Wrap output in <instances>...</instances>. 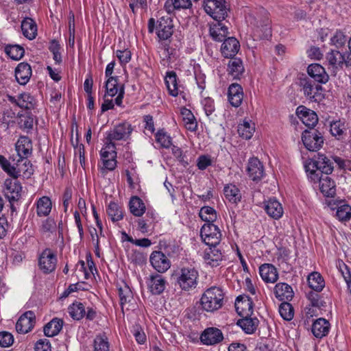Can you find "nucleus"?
Segmentation results:
<instances>
[{"label":"nucleus","mask_w":351,"mask_h":351,"mask_svg":"<svg viewBox=\"0 0 351 351\" xmlns=\"http://www.w3.org/2000/svg\"><path fill=\"white\" fill-rule=\"evenodd\" d=\"M330 132H343L347 130L344 121L337 120L330 123Z\"/></svg>","instance_id":"nucleus-64"},{"label":"nucleus","mask_w":351,"mask_h":351,"mask_svg":"<svg viewBox=\"0 0 351 351\" xmlns=\"http://www.w3.org/2000/svg\"><path fill=\"white\" fill-rule=\"evenodd\" d=\"M261 278L265 282L274 283L278 278L276 268L271 264H263L259 268Z\"/></svg>","instance_id":"nucleus-27"},{"label":"nucleus","mask_w":351,"mask_h":351,"mask_svg":"<svg viewBox=\"0 0 351 351\" xmlns=\"http://www.w3.org/2000/svg\"><path fill=\"white\" fill-rule=\"evenodd\" d=\"M347 38L344 33L341 30H337L330 38V45L340 48L345 45Z\"/></svg>","instance_id":"nucleus-55"},{"label":"nucleus","mask_w":351,"mask_h":351,"mask_svg":"<svg viewBox=\"0 0 351 351\" xmlns=\"http://www.w3.org/2000/svg\"><path fill=\"white\" fill-rule=\"evenodd\" d=\"M200 236L206 245L216 247L221 241V234L217 226L205 223L201 228Z\"/></svg>","instance_id":"nucleus-6"},{"label":"nucleus","mask_w":351,"mask_h":351,"mask_svg":"<svg viewBox=\"0 0 351 351\" xmlns=\"http://www.w3.org/2000/svg\"><path fill=\"white\" fill-rule=\"evenodd\" d=\"M32 75V69L27 62H21L15 69V77L21 85H25Z\"/></svg>","instance_id":"nucleus-23"},{"label":"nucleus","mask_w":351,"mask_h":351,"mask_svg":"<svg viewBox=\"0 0 351 351\" xmlns=\"http://www.w3.org/2000/svg\"><path fill=\"white\" fill-rule=\"evenodd\" d=\"M253 301L247 295H239L236 299L235 308L241 316H251L253 313Z\"/></svg>","instance_id":"nucleus-16"},{"label":"nucleus","mask_w":351,"mask_h":351,"mask_svg":"<svg viewBox=\"0 0 351 351\" xmlns=\"http://www.w3.org/2000/svg\"><path fill=\"white\" fill-rule=\"evenodd\" d=\"M106 212L113 222L119 221L123 218L122 208L115 202H111L108 204Z\"/></svg>","instance_id":"nucleus-45"},{"label":"nucleus","mask_w":351,"mask_h":351,"mask_svg":"<svg viewBox=\"0 0 351 351\" xmlns=\"http://www.w3.org/2000/svg\"><path fill=\"white\" fill-rule=\"evenodd\" d=\"M228 71L233 78H239L244 71L241 60L240 58H230L228 64Z\"/></svg>","instance_id":"nucleus-35"},{"label":"nucleus","mask_w":351,"mask_h":351,"mask_svg":"<svg viewBox=\"0 0 351 351\" xmlns=\"http://www.w3.org/2000/svg\"><path fill=\"white\" fill-rule=\"evenodd\" d=\"M5 52L12 60H19L24 56L25 50L20 45H10L5 47Z\"/></svg>","instance_id":"nucleus-48"},{"label":"nucleus","mask_w":351,"mask_h":351,"mask_svg":"<svg viewBox=\"0 0 351 351\" xmlns=\"http://www.w3.org/2000/svg\"><path fill=\"white\" fill-rule=\"evenodd\" d=\"M309 287L315 291L319 292L324 287V280L318 272H313L308 277Z\"/></svg>","instance_id":"nucleus-43"},{"label":"nucleus","mask_w":351,"mask_h":351,"mask_svg":"<svg viewBox=\"0 0 351 351\" xmlns=\"http://www.w3.org/2000/svg\"><path fill=\"white\" fill-rule=\"evenodd\" d=\"M279 313L285 320H291L293 317V308L287 302H283L279 306Z\"/></svg>","instance_id":"nucleus-53"},{"label":"nucleus","mask_w":351,"mask_h":351,"mask_svg":"<svg viewBox=\"0 0 351 351\" xmlns=\"http://www.w3.org/2000/svg\"><path fill=\"white\" fill-rule=\"evenodd\" d=\"M49 50L53 53V58L58 64L62 62V56L60 52V46L56 40H52L50 43Z\"/></svg>","instance_id":"nucleus-58"},{"label":"nucleus","mask_w":351,"mask_h":351,"mask_svg":"<svg viewBox=\"0 0 351 351\" xmlns=\"http://www.w3.org/2000/svg\"><path fill=\"white\" fill-rule=\"evenodd\" d=\"M12 169L10 176L14 179L19 177L29 178L33 174L34 169L30 161L26 157H19L12 160Z\"/></svg>","instance_id":"nucleus-5"},{"label":"nucleus","mask_w":351,"mask_h":351,"mask_svg":"<svg viewBox=\"0 0 351 351\" xmlns=\"http://www.w3.org/2000/svg\"><path fill=\"white\" fill-rule=\"evenodd\" d=\"M14 342L13 335L6 331L0 332V346L8 348L12 345Z\"/></svg>","instance_id":"nucleus-59"},{"label":"nucleus","mask_w":351,"mask_h":351,"mask_svg":"<svg viewBox=\"0 0 351 351\" xmlns=\"http://www.w3.org/2000/svg\"><path fill=\"white\" fill-rule=\"evenodd\" d=\"M34 99L28 93H22L17 97V105L21 108L31 110L34 108Z\"/></svg>","instance_id":"nucleus-49"},{"label":"nucleus","mask_w":351,"mask_h":351,"mask_svg":"<svg viewBox=\"0 0 351 351\" xmlns=\"http://www.w3.org/2000/svg\"><path fill=\"white\" fill-rule=\"evenodd\" d=\"M296 114L301 121L310 130L313 129L318 122L317 114L304 106L297 108Z\"/></svg>","instance_id":"nucleus-12"},{"label":"nucleus","mask_w":351,"mask_h":351,"mask_svg":"<svg viewBox=\"0 0 351 351\" xmlns=\"http://www.w3.org/2000/svg\"><path fill=\"white\" fill-rule=\"evenodd\" d=\"M16 157H27L32 152V143L31 139L25 136H22L16 143Z\"/></svg>","instance_id":"nucleus-24"},{"label":"nucleus","mask_w":351,"mask_h":351,"mask_svg":"<svg viewBox=\"0 0 351 351\" xmlns=\"http://www.w3.org/2000/svg\"><path fill=\"white\" fill-rule=\"evenodd\" d=\"M205 12L216 21H223L228 16V8L225 0H205L203 3Z\"/></svg>","instance_id":"nucleus-4"},{"label":"nucleus","mask_w":351,"mask_h":351,"mask_svg":"<svg viewBox=\"0 0 351 351\" xmlns=\"http://www.w3.org/2000/svg\"><path fill=\"white\" fill-rule=\"evenodd\" d=\"M100 155L101 160L116 159V147L112 143H105V146L100 151Z\"/></svg>","instance_id":"nucleus-52"},{"label":"nucleus","mask_w":351,"mask_h":351,"mask_svg":"<svg viewBox=\"0 0 351 351\" xmlns=\"http://www.w3.org/2000/svg\"><path fill=\"white\" fill-rule=\"evenodd\" d=\"M223 293L222 289L212 287L206 289L200 299L202 308L207 312H214L223 305Z\"/></svg>","instance_id":"nucleus-2"},{"label":"nucleus","mask_w":351,"mask_h":351,"mask_svg":"<svg viewBox=\"0 0 351 351\" xmlns=\"http://www.w3.org/2000/svg\"><path fill=\"white\" fill-rule=\"evenodd\" d=\"M274 294L276 298L280 301H290L293 297V291L290 285L287 283L280 282L274 287Z\"/></svg>","instance_id":"nucleus-25"},{"label":"nucleus","mask_w":351,"mask_h":351,"mask_svg":"<svg viewBox=\"0 0 351 351\" xmlns=\"http://www.w3.org/2000/svg\"><path fill=\"white\" fill-rule=\"evenodd\" d=\"M199 215L203 221L207 222L206 223H213L217 218L216 210L210 206H203L199 210Z\"/></svg>","instance_id":"nucleus-47"},{"label":"nucleus","mask_w":351,"mask_h":351,"mask_svg":"<svg viewBox=\"0 0 351 351\" xmlns=\"http://www.w3.org/2000/svg\"><path fill=\"white\" fill-rule=\"evenodd\" d=\"M156 34L160 40H169L173 33V20L170 16H161L157 21Z\"/></svg>","instance_id":"nucleus-10"},{"label":"nucleus","mask_w":351,"mask_h":351,"mask_svg":"<svg viewBox=\"0 0 351 351\" xmlns=\"http://www.w3.org/2000/svg\"><path fill=\"white\" fill-rule=\"evenodd\" d=\"M205 114L210 116L215 110L214 100L210 97H206L202 101Z\"/></svg>","instance_id":"nucleus-61"},{"label":"nucleus","mask_w":351,"mask_h":351,"mask_svg":"<svg viewBox=\"0 0 351 351\" xmlns=\"http://www.w3.org/2000/svg\"><path fill=\"white\" fill-rule=\"evenodd\" d=\"M239 49V42L234 37H228L224 39L221 51L225 58H232L238 53Z\"/></svg>","instance_id":"nucleus-19"},{"label":"nucleus","mask_w":351,"mask_h":351,"mask_svg":"<svg viewBox=\"0 0 351 351\" xmlns=\"http://www.w3.org/2000/svg\"><path fill=\"white\" fill-rule=\"evenodd\" d=\"M247 21L252 26L254 36L257 39H267L271 36V21L265 10L261 9L256 14H249Z\"/></svg>","instance_id":"nucleus-1"},{"label":"nucleus","mask_w":351,"mask_h":351,"mask_svg":"<svg viewBox=\"0 0 351 351\" xmlns=\"http://www.w3.org/2000/svg\"><path fill=\"white\" fill-rule=\"evenodd\" d=\"M308 74L314 79L315 81L326 84L329 79V76L325 71V69L319 64H311L307 68Z\"/></svg>","instance_id":"nucleus-22"},{"label":"nucleus","mask_w":351,"mask_h":351,"mask_svg":"<svg viewBox=\"0 0 351 351\" xmlns=\"http://www.w3.org/2000/svg\"><path fill=\"white\" fill-rule=\"evenodd\" d=\"M247 172L251 180L260 181L264 176L263 165L257 158H252L248 161Z\"/></svg>","instance_id":"nucleus-18"},{"label":"nucleus","mask_w":351,"mask_h":351,"mask_svg":"<svg viewBox=\"0 0 351 351\" xmlns=\"http://www.w3.org/2000/svg\"><path fill=\"white\" fill-rule=\"evenodd\" d=\"M223 193L226 198L233 204L240 202L241 194L239 189L234 184L227 185L223 189Z\"/></svg>","instance_id":"nucleus-42"},{"label":"nucleus","mask_w":351,"mask_h":351,"mask_svg":"<svg viewBox=\"0 0 351 351\" xmlns=\"http://www.w3.org/2000/svg\"><path fill=\"white\" fill-rule=\"evenodd\" d=\"M62 325V319L54 318L45 326L44 333L47 337H54L60 332Z\"/></svg>","instance_id":"nucleus-39"},{"label":"nucleus","mask_w":351,"mask_h":351,"mask_svg":"<svg viewBox=\"0 0 351 351\" xmlns=\"http://www.w3.org/2000/svg\"><path fill=\"white\" fill-rule=\"evenodd\" d=\"M116 56L121 64H125L130 61L132 53L128 49H118L116 51Z\"/></svg>","instance_id":"nucleus-60"},{"label":"nucleus","mask_w":351,"mask_h":351,"mask_svg":"<svg viewBox=\"0 0 351 351\" xmlns=\"http://www.w3.org/2000/svg\"><path fill=\"white\" fill-rule=\"evenodd\" d=\"M319 170L324 174H330L333 170L332 162L325 155L318 153L315 155Z\"/></svg>","instance_id":"nucleus-41"},{"label":"nucleus","mask_w":351,"mask_h":351,"mask_svg":"<svg viewBox=\"0 0 351 351\" xmlns=\"http://www.w3.org/2000/svg\"><path fill=\"white\" fill-rule=\"evenodd\" d=\"M109 343L104 335H97L94 339V351H108Z\"/></svg>","instance_id":"nucleus-54"},{"label":"nucleus","mask_w":351,"mask_h":351,"mask_svg":"<svg viewBox=\"0 0 351 351\" xmlns=\"http://www.w3.org/2000/svg\"><path fill=\"white\" fill-rule=\"evenodd\" d=\"M300 86L304 96L312 101H317L321 97L320 91L322 87L319 84H315L313 81L308 78L300 79Z\"/></svg>","instance_id":"nucleus-8"},{"label":"nucleus","mask_w":351,"mask_h":351,"mask_svg":"<svg viewBox=\"0 0 351 351\" xmlns=\"http://www.w3.org/2000/svg\"><path fill=\"white\" fill-rule=\"evenodd\" d=\"M326 60L333 68L351 67V55L348 51L331 49L326 54Z\"/></svg>","instance_id":"nucleus-7"},{"label":"nucleus","mask_w":351,"mask_h":351,"mask_svg":"<svg viewBox=\"0 0 351 351\" xmlns=\"http://www.w3.org/2000/svg\"><path fill=\"white\" fill-rule=\"evenodd\" d=\"M52 204L50 198L43 196L38 199L36 204V213L39 217L48 216L51 210Z\"/></svg>","instance_id":"nucleus-36"},{"label":"nucleus","mask_w":351,"mask_h":351,"mask_svg":"<svg viewBox=\"0 0 351 351\" xmlns=\"http://www.w3.org/2000/svg\"><path fill=\"white\" fill-rule=\"evenodd\" d=\"M121 85L119 82L117 76L108 77L105 84L106 93L104 97H112L115 96L119 92Z\"/></svg>","instance_id":"nucleus-37"},{"label":"nucleus","mask_w":351,"mask_h":351,"mask_svg":"<svg viewBox=\"0 0 351 351\" xmlns=\"http://www.w3.org/2000/svg\"><path fill=\"white\" fill-rule=\"evenodd\" d=\"M165 81L169 95L173 97L178 96L179 89L177 84L176 73L174 71L167 72Z\"/></svg>","instance_id":"nucleus-40"},{"label":"nucleus","mask_w":351,"mask_h":351,"mask_svg":"<svg viewBox=\"0 0 351 351\" xmlns=\"http://www.w3.org/2000/svg\"><path fill=\"white\" fill-rule=\"evenodd\" d=\"M243 317V319L237 321V325L239 326L246 333L252 334L258 326V319L256 317H251V316Z\"/></svg>","instance_id":"nucleus-34"},{"label":"nucleus","mask_w":351,"mask_h":351,"mask_svg":"<svg viewBox=\"0 0 351 351\" xmlns=\"http://www.w3.org/2000/svg\"><path fill=\"white\" fill-rule=\"evenodd\" d=\"M228 97L230 104L234 107H239L243 101V92L241 85L233 83L230 85L228 91Z\"/></svg>","instance_id":"nucleus-21"},{"label":"nucleus","mask_w":351,"mask_h":351,"mask_svg":"<svg viewBox=\"0 0 351 351\" xmlns=\"http://www.w3.org/2000/svg\"><path fill=\"white\" fill-rule=\"evenodd\" d=\"M69 313L75 320H80L85 316V306L81 302H74L69 306Z\"/></svg>","instance_id":"nucleus-46"},{"label":"nucleus","mask_w":351,"mask_h":351,"mask_svg":"<svg viewBox=\"0 0 351 351\" xmlns=\"http://www.w3.org/2000/svg\"><path fill=\"white\" fill-rule=\"evenodd\" d=\"M336 216L340 221H347L351 218V207L347 204L339 206Z\"/></svg>","instance_id":"nucleus-56"},{"label":"nucleus","mask_w":351,"mask_h":351,"mask_svg":"<svg viewBox=\"0 0 351 351\" xmlns=\"http://www.w3.org/2000/svg\"><path fill=\"white\" fill-rule=\"evenodd\" d=\"M36 316L33 311H29L23 313L16 324V330L18 332L25 334L29 332L35 324Z\"/></svg>","instance_id":"nucleus-13"},{"label":"nucleus","mask_w":351,"mask_h":351,"mask_svg":"<svg viewBox=\"0 0 351 351\" xmlns=\"http://www.w3.org/2000/svg\"><path fill=\"white\" fill-rule=\"evenodd\" d=\"M176 282L182 290L189 291L197 285L198 271L193 267H183L177 274Z\"/></svg>","instance_id":"nucleus-3"},{"label":"nucleus","mask_w":351,"mask_h":351,"mask_svg":"<svg viewBox=\"0 0 351 351\" xmlns=\"http://www.w3.org/2000/svg\"><path fill=\"white\" fill-rule=\"evenodd\" d=\"M131 213L136 217L142 216L145 212V206L143 200L137 196L131 197L129 202Z\"/></svg>","instance_id":"nucleus-38"},{"label":"nucleus","mask_w":351,"mask_h":351,"mask_svg":"<svg viewBox=\"0 0 351 351\" xmlns=\"http://www.w3.org/2000/svg\"><path fill=\"white\" fill-rule=\"evenodd\" d=\"M322 133H302V140L305 147L311 151L315 152L319 149L324 143Z\"/></svg>","instance_id":"nucleus-17"},{"label":"nucleus","mask_w":351,"mask_h":351,"mask_svg":"<svg viewBox=\"0 0 351 351\" xmlns=\"http://www.w3.org/2000/svg\"><path fill=\"white\" fill-rule=\"evenodd\" d=\"M156 143L163 148H169L172 145L171 138L167 133H156Z\"/></svg>","instance_id":"nucleus-57"},{"label":"nucleus","mask_w":351,"mask_h":351,"mask_svg":"<svg viewBox=\"0 0 351 351\" xmlns=\"http://www.w3.org/2000/svg\"><path fill=\"white\" fill-rule=\"evenodd\" d=\"M200 339L204 345H215L222 341L223 335L219 328L210 327L204 330Z\"/></svg>","instance_id":"nucleus-15"},{"label":"nucleus","mask_w":351,"mask_h":351,"mask_svg":"<svg viewBox=\"0 0 351 351\" xmlns=\"http://www.w3.org/2000/svg\"><path fill=\"white\" fill-rule=\"evenodd\" d=\"M264 204V209L269 216L276 219L282 217L283 208L279 202L270 199L265 202Z\"/></svg>","instance_id":"nucleus-30"},{"label":"nucleus","mask_w":351,"mask_h":351,"mask_svg":"<svg viewBox=\"0 0 351 351\" xmlns=\"http://www.w3.org/2000/svg\"><path fill=\"white\" fill-rule=\"evenodd\" d=\"M149 262L153 268L159 273L167 271L171 267L169 259L160 251H154L149 256Z\"/></svg>","instance_id":"nucleus-11"},{"label":"nucleus","mask_w":351,"mask_h":351,"mask_svg":"<svg viewBox=\"0 0 351 351\" xmlns=\"http://www.w3.org/2000/svg\"><path fill=\"white\" fill-rule=\"evenodd\" d=\"M330 326V324L328 320L319 318L313 322L311 331L315 337L322 338L328 335Z\"/></svg>","instance_id":"nucleus-28"},{"label":"nucleus","mask_w":351,"mask_h":351,"mask_svg":"<svg viewBox=\"0 0 351 351\" xmlns=\"http://www.w3.org/2000/svg\"><path fill=\"white\" fill-rule=\"evenodd\" d=\"M320 178L319 186L321 192L326 197H333L336 192L335 182L328 174H324L323 178Z\"/></svg>","instance_id":"nucleus-33"},{"label":"nucleus","mask_w":351,"mask_h":351,"mask_svg":"<svg viewBox=\"0 0 351 351\" xmlns=\"http://www.w3.org/2000/svg\"><path fill=\"white\" fill-rule=\"evenodd\" d=\"M147 286L152 294L159 295L166 287V280L160 274H153L149 276Z\"/></svg>","instance_id":"nucleus-20"},{"label":"nucleus","mask_w":351,"mask_h":351,"mask_svg":"<svg viewBox=\"0 0 351 351\" xmlns=\"http://www.w3.org/2000/svg\"><path fill=\"white\" fill-rule=\"evenodd\" d=\"M191 0H166L164 4V10L169 14H174L176 10H185L191 8Z\"/></svg>","instance_id":"nucleus-26"},{"label":"nucleus","mask_w":351,"mask_h":351,"mask_svg":"<svg viewBox=\"0 0 351 351\" xmlns=\"http://www.w3.org/2000/svg\"><path fill=\"white\" fill-rule=\"evenodd\" d=\"M210 25L209 32L210 36L215 41H222L228 34V27L223 24L221 21Z\"/></svg>","instance_id":"nucleus-31"},{"label":"nucleus","mask_w":351,"mask_h":351,"mask_svg":"<svg viewBox=\"0 0 351 351\" xmlns=\"http://www.w3.org/2000/svg\"><path fill=\"white\" fill-rule=\"evenodd\" d=\"M204 258L206 264L213 267H217L222 261V254L216 247H210L205 251Z\"/></svg>","instance_id":"nucleus-32"},{"label":"nucleus","mask_w":351,"mask_h":351,"mask_svg":"<svg viewBox=\"0 0 351 351\" xmlns=\"http://www.w3.org/2000/svg\"><path fill=\"white\" fill-rule=\"evenodd\" d=\"M256 125L250 119H244L243 122L238 125L237 132H250L255 131Z\"/></svg>","instance_id":"nucleus-62"},{"label":"nucleus","mask_w":351,"mask_h":351,"mask_svg":"<svg viewBox=\"0 0 351 351\" xmlns=\"http://www.w3.org/2000/svg\"><path fill=\"white\" fill-rule=\"evenodd\" d=\"M35 351H51L50 341L47 339L38 340L35 345Z\"/></svg>","instance_id":"nucleus-63"},{"label":"nucleus","mask_w":351,"mask_h":351,"mask_svg":"<svg viewBox=\"0 0 351 351\" xmlns=\"http://www.w3.org/2000/svg\"><path fill=\"white\" fill-rule=\"evenodd\" d=\"M21 30L23 36L29 40H33L37 36V25L29 17H25L21 22Z\"/></svg>","instance_id":"nucleus-29"},{"label":"nucleus","mask_w":351,"mask_h":351,"mask_svg":"<svg viewBox=\"0 0 351 351\" xmlns=\"http://www.w3.org/2000/svg\"><path fill=\"white\" fill-rule=\"evenodd\" d=\"M56 264V254L49 248L43 250L38 258L39 269L44 274H49L55 270Z\"/></svg>","instance_id":"nucleus-9"},{"label":"nucleus","mask_w":351,"mask_h":351,"mask_svg":"<svg viewBox=\"0 0 351 351\" xmlns=\"http://www.w3.org/2000/svg\"><path fill=\"white\" fill-rule=\"evenodd\" d=\"M4 186V193L9 202L12 204V202L17 201L21 196L22 191L20 182L16 180L6 179Z\"/></svg>","instance_id":"nucleus-14"},{"label":"nucleus","mask_w":351,"mask_h":351,"mask_svg":"<svg viewBox=\"0 0 351 351\" xmlns=\"http://www.w3.org/2000/svg\"><path fill=\"white\" fill-rule=\"evenodd\" d=\"M17 123L19 128L22 130L32 129L34 124V118L28 112L25 114H19Z\"/></svg>","instance_id":"nucleus-51"},{"label":"nucleus","mask_w":351,"mask_h":351,"mask_svg":"<svg viewBox=\"0 0 351 351\" xmlns=\"http://www.w3.org/2000/svg\"><path fill=\"white\" fill-rule=\"evenodd\" d=\"M182 114L184 115L183 121L186 129L191 132L195 131L197 129V123L194 115L190 110L186 109L182 112Z\"/></svg>","instance_id":"nucleus-50"},{"label":"nucleus","mask_w":351,"mask_h":351,"mask_svg":"<svg viewBox=\"0 0 351 351\" xmlns=\"http://www.w3.org/2000/svg\"><path fill=\"white\" fill-rule=\"evenodd\" d=\"M118 293L120 299V305L122 311L124 312V306L131 302L133 299V294L130 287L125 284L119 287Z\"/></svg>","instance_id":"nucleus-44"}]
</instances>
